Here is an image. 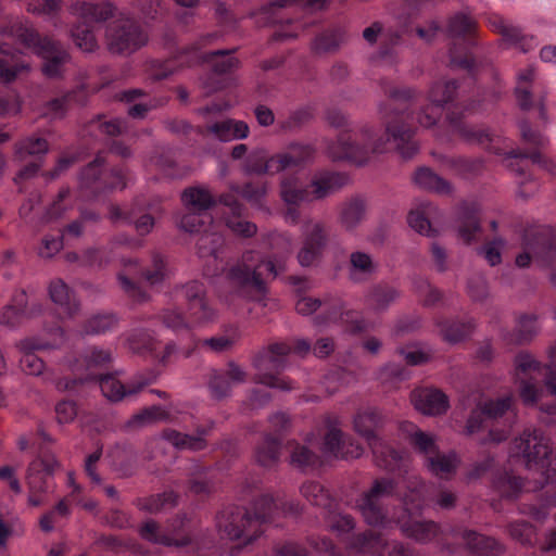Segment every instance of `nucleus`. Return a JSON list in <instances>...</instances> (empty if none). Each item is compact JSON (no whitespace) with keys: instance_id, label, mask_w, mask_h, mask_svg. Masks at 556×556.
Returning a JSON list of instances; mask_svg holds the SVG:
<instances>
[{"instance_id":"obj_1","label":"nucleus","mask_w":556,"mask_h":556,"mask_svg":"<svg viewBox=\"0 0 556 556\" xmlns=\"http://www.w3.org/2000/svg\"><path fill=\"white\" fill-rule=\"evenodd\" d=\"M379 113L386 124V137L363 125L351 132L340 134L338 140L327 147L328 155L333 161L349 160L361 165L374 154L382 153L390 142L404 160L412 159L418 152L414 129L403 122L391 119L392 112L384 104L379 105Z\"/></svg>"},{"instance_id":"obj_2","label":"nucleus","mask_w":556,"mask_h":556,"mask_svg":"<svg viewBox=\"0 0 556 556\" xmlns=\"http://www.w3.org/2000/svg\"><path fill=\"white\" fill-rule=\"evenodd\" d=\"M254 250H247L225 271V286L229 299L260 302L267 295L266 280L258 271L260 263Z\"/></svg>"},{"instance_id":"obj_3","label":"nucleus","mask_w":556,"mask_h":556,"mask_svg":"<svg viewBox=\"0 0 556 556\" xmlns=\"http://www.w3.org/2000/svg\"><path fill=\"white\" fill-rule=\"evenodd\" d=\"M511 454L521 456L528 469L541 473L540 488L549 483L556 475V459L553 457L548 439L539 429H525L520 437L514 440Z\"/></svg>"},{"instance_id":"obj_4","label":"nucleus","mask_w":556,"mask_h":556,"mask_svg":"<svg viewBox=\"0 0 556 556\" xmlns=\"http://www.w3.org/2000/svg\"><path fill=\"white\" fill-rule=\"evenodd\" d=\"M45 60L42 72L49 78H58L63 73L64 64L70 60V54L63 46L49 37H40L36 30L27 24L16 22L10 28L2 30Z\"/></svg>"},{"instance_id":"obj_5","label":"nucleus","mask_w":556,"mask_h":556,"mask_svg":"<svg viewBox=\"0 0 556 556\" xmlns=\"http://www.w3.org/2000/svg\"><path fill=\"white\" fill-rule=\"evenodd\" d=\"M116 8L110 2L91 3L76 1L71 5V13L78 18L77 25L72 29L75 45L84 52H93L99 45L92 23H103L115 16Z\"/></svg>"},{"instance_id":"obj_6","label":"nucleus","mask_w":556,"mask_h":556,"mask_svg":"<svg viewBox=\"0 0 556 556\" xmlns=\"http://www.w3.org/2000/svg\"><path fill=\"white\" fill-rule=\"evenodd\" d=\"M523 252L516 257L518 267H527L533 260L551 269L549 280L556 288V236L552 228L540 226L527 229L523 235Z\"/></svg>"},{"instance_id":"obj_7","label":"nucleus","mask_w":556,"mask_h":556,"mask_svg":"<svg viewBox=\"0 0 556 556\" xmlns=\"http://www.w3.org/2000/svg\"><path fill=\"white\" fill-rule=\"evenodd\" d=\"M268 514L263 510L257 518H252V514L244 507L228 506L219 510L215 518V526L220 538L230 541H242V545H248L260 538L263 529H260V519Z\"/></svg>"},{"instance_id":"obj_8","label":"nucleus","mask_w":556,"mask_h":556,"mask_svg":"<svg viewBox=\"0 0 556 556\" xmlns=\"http://www.w3.org/2000/svg\"><path fill=\"white\" fill-rule=\"evenodd\" d=\"M290 352L291 346L289 344L277 342L255 355L253 366L257 372L254 376V382L281 391L292 390L291 380L273 372H279L287 367V356Z\"/></svg>"},{"instance_id":"obj_9","label":"nucleus","mask_w":556,"mask_h":556,"mask_svg":"<svg viewBox=\"0 0 556 556\" xmlns=\"http://www.w3.org/2000/svg\"><path fill=\"white\" fill-rule=\"evenodd\" d=\"M379 422L380 415L378 412L372 407H367L356 413L353 419V427L359 435L367 440L377 465L381 468L393 470L397 465L400 455L376 435L375 429Z\"/></svg>"},{"instance_id":"obj_10","label":"nucleus","mask_w":556,"mask_h":556,"mask_svg":"<svg viewBox=\"0 0 556 556\" xmlns=\"http://www.w3.org/2000/svg\"><path fill=\"white\" fill-rule=\"evenodd\" d=\"M396 486L388 478L376 479L356 501L365 522L371 527L383 526L388 519L387 501L395 494Z\"/></svg>"},{"instance_id":"obj_11","label":"nucleus","mask_w":556,"mask_h":556,"mask_svg":"<svg viewBox=\"0 0 556 556\" xmlns=\"http://www.w3.org/2000/svg\"><path fill=\"white\" fill-rule=\"evenodd\" d=\"M105 35L108 49L114 54H131L148 42L142 26L123 14L108 26Z\"/></svg>"},{"instance_id":"obj_12","label":"nucleus","mask_w":556,"mask_h":556,"mask_svg":"<svg viewBox=\"0 0 556 556\" xmlns=\"http://www.w3.org/2000/svg\"><path fill=\"white\" fill-rule=\"evenodd\" d=\"M329 241L328 228L319 220L307 222L302 228V242L296 260L301 267L315 266Z\"/></svg>"},{"instance_id":"obj_13","label":"nucleus","mask_w":556,"mask_h":556,"mask_svg":"<svg viewBox=\"0 0 556 556\" xmlns=\"http://www.w3.org/2000/svg\"><path fill=\"white\" fill-rule=\"evenodd\" d=\"M295 309L301 315H311L317 309H321L320 314L314 318L315 324L318 326H328L343 319L344 316L346 320H350L354 315L353 312H344L343 302L333 296H326L324 299L301 298L296 302Z\"/></svg>"},{"instance_id":"obj_14","label":"nucleus","mask_w":556,"mask_h":556,"mask_svg":"<svg viewBox=\"0 0 556 556\" xmlns=\"http://www.w3.org/2000/svg\"><path fill=\"white\" fill-rule=\"evenodd\" d=\"M104 165V159L101 154H98L96 159L90 162L79 174L78 181L81 190L88 191L91 195L106 189H124L126 187L125 172L123 168H113L110 176L112 181L103 182L101 177V168Z\"/></svg>"},{"instance_id":"obj_15","label":"nucleus","mask_w":556,"mask_h":556,"mask_svg":"<svg viewBox=\"0 0 556 556\" xmlns=\"http://www.w3.org/2000/svg\"><path fill=\"white\" fill-rule=\"evenodd\" d=\"M519 129L522 141L534 150L532 152H526L516 149L509 151L507 155L515 159H530L533 164L539 165L551 174H555L556 165L551 159L546 157L542 153V150H544L549 143L548 138L540 131L533 130L527 121H521L519 123Z\"/></svg>"},{"instance_id":"obj_16","label":"nucleus","mask_w":556,"mask_h":556,"mask_svg":"<svg viewBox=\"0 0 556 556\" xmlns=\"http://www.w3.org/2000/svg\"><path fill=\"white\" fill-rule=\"evenodd\" d=\"M456 89L455 80L432 84L428 92V99L432 105H427L417 113V123L426 128L435 125L441 115V108L453 100Z\"/></svg>"},{"instance_id":"obj_17","label":"nucleus","mask_w":556,"mask_h":556,"mask_svg":"<svg viewBox=\"0 0 556 556\" xmlns=\"http://www.w3.org/2000/svg\"><path fill=\"white\" fill-rule=\"evenodd\" d=\"M264 239L267 241L268 248L276 252L266 257H261L260 263L265 266L273 278H276L287 269V260L293 249L292 237L286 232H270Z\"/></svg>"},{"instance_id":"obj_18","label":"nucleus","mask_w":556,"mask_h":556,"mask_svg":"<svg viewBox=\"0 0 556 556\" xmlns=\"http://www.w3.org/2000/svg\"><path fill=\"white\" fill-rule=\"evenodd\" d=\"M321 451L325 456L340 459L358 458L363 454V447L336 426H329L324 437Z\"/></svg>"},{"instance_id":"obj_19","label":"nucleus","mask_w":556,"mask_h":556,"mask_svg":"<svg viewBox=\"0 0 556 556\" xmlns=\"http://www.w3.org/2000/svg\"><path fill=\"white\" fill-rule=\"evenodd\" d=\"M151 381L150 378L137 376L130 382L124 384L112 374L99 377L101 392L111 402H121L126 397L136 395Z\"/></svg>"},{"instance_id":"obj_20","label":"nucleus","mask_w":556,"mask_h":556,"mask_svg":"<svg viewBox=\"0 0 556 556\" xmlns=\"http://www.w3.org/2000/svg\"><path fill=\"white\" fill-rule=\"evenodd\" d=\"M538 90V84L535 81V72L532 66H528L521 70L517 75V85L515 88L516 99L518 105L523 111H529L534 106L533 96ZM543 97H539L535 103L540 110V116L545 119V108Z\"/></svg>"},{"instance_id":"obj_21","label":"nucleus","mask_w":556,"mask_h":556,"mask_svg":"<svg viewBox=\"0 0 556 556\" xmlns=\"http://www.w3.org/2000/svg\"><path fill=\"white\" fill-rule=\"evenodd\" d=\"M262 510L265 514L267 513L268 516L260 519V529H263V523L271 521L276 517L298 515L300 513V505L295 502H286L280 496L274 498L269 494H264L254 502L252 518H257Z\"/></svg>"},{"instance_id":"obj_22","label":"nucleus","mask_w":556,"mask_h":556,"mask_svg":"<svg viewBox=\"0 0 556 556\" xmlns=\"http://www.w3.org/2000/svg\"><path fill=\"white\" fill-rule=\"evenodd\" d=\"M58 467L59 463L54 456L34 459L27 469L26 482L28 491L33 493H46L49 489L48 479Z\"/></svg>"},{"instance_id":"obj_23","label":"nucleus","mask_w":556,"mask_h":556,"mask_svg":"<svg viewBox=\"0 0 556 556\" xmlns=\"http://www.w3.org/2000/svg\"><path fill=\"white\" fill-rule=\"evenodd\" d=\"M247 378V371L235 362H230L223 372H217L211 378L210 389L212 395L216 399L229 396L232 388L244 383Z\"/></svg>"},{"instance_id":"obj_24","label":"nucleus","mask_w":556,"mask_h":556,"mask_svg":"<svg viewBox=\"0 0 556 556\" xmlns=\"http://www.w3.org/2000/svg\"><path fill=\"white\" fill-rule=\"evenodd\" d=\"M315 149L311 144L291 143L286 150L275 154L271 168L278 174L296 167H302L313 161Z\"/></svg>"},{"instance_id":"obj_25","label":"nucleus","mask_w":556,"mask_h":556,"mask_svg":"<svg viewBox=\"0 0 556 556\" xmlns=\"http://www.w3.org/2000/svg\"><path fill=\"white\" fill-rule=\"evenodd\" d=\"M366 217L367 205L362 198H351L339 206L338 224L349 233L355 232L365 222Z\"/></svg>"},{"instance_id":"obj_26","label":"nucleus","mask_w":556,"mask_h":556,"mask_svg":"<svg viewBox=\"0 0 556 556\" xmlns=\"http://www.w3.org/2000/svg\"><path fill=\"white\" fill-rule=\"evenodd\" d=\"M51 348L50 344L40 343L35 338H27L17 342L16 349L21 354L20 367L22 371L30 376L41 375L45 369V363L34 352Z\"/></svg>"},{"instance_id":"obj_27","label":"nucleus","mask_w":556,"mask_h":556,"mask_svg":"<svg viewBox=\"0 0 556 556\" xmlns=\"http://www.w3.org/2000/svg\"><path fill=\"white\" fill-rule=\"evenodd\" d=\"M49 296L67 318H74L80 311L75 292L62 280L53 279L49 285Z\"/></svg>"},{"instance_id":"obj_28","label":"nucleus","mask_w":556,"mask_h":556,"mask_svg":"<svg viewBox=\"0 0 556 556\" xmlns=\"http://www.w3.org/2000/svg\"><path fill=\"white\" fill-rule=\"evenodd\" d=\"M279 194L287 206H299L304 202H311L309 185L295 174L281 177Z\"/></svg>"},{"instance_id":"obj_29","label":"nucleus","mask_w":556,"mask_h":556,"mask_svg":"<svg viewBox=\"0 0 556 556\" xmlns=\"http://www.w3.org/2000/svg\"><path fill=\"white\" fill-rule=\"evenodd\" d=\"M412 402L415 408L425 415H440L445 413L448 407L447 396L437 389L414 391Z\"/></svg>"},{"instance_id":"obj_30","label":"nucleus","mask_w":556,"mask_h":556,"mask_svg":"<svg viewBox=\"0 0 556 556\" xmlns=\"http://www.w3.org/2000/svg\"><path fill=\"white\" fill-rule=\"evenodd\" d=\"M491 25L494 30L502 35L503 39L507 43L522 52H528L536 46V42L532 36L525 35L519 27L513 25L502 17H494L491 21Z\"/></svg>"},{"instance_id":"obj_31","label":"nucleus","mask_w":556,"mask_h":556,"mask_svg":"<svg viewBox=\"0 0 556 556\" xmlns=\"http://www.w3.org/2000/svg\"><path fill=\"white\" fill-rule=\"evenodd\" d=\"M188 490L194 495L207 496L215 492L216 481L208 467L192 463L187 472Z\"/></svg>"},{"instance_id":"obj_32","label":"nucleus","mask_w":556,"mask_h":556,"mask_svg":"<svg viewBox=\"0 0 556 556\" xmlns=\"http://www.w3.org/2000/svg\"><path fill=\"white\" fill-rule=\"evenodd\" d=\"M220 202L229 207L231 216L226 218V225L233 233L243 238H251L257 232V227L254 223L241 218L243 206L233 195H223L220 197Z\"/></svg>"},{"instance_id":"obj_33","label":"nucleus","mask_w":556,"mask_h":556,"mask_svg":"<svg viewBox=\"0 0 556 556\" xmlns=\"http://www.w3.org/2000/svg\"><path fill=\"white\" fill-rule=\"evenodd\" d=\"M13 304L4 306L0 311V324L9 327H15L22 323L24 318H28L36 313L41 312V305H33L31 312L26 309V293L21 291L13 299Z\"/></svg>"},{"instance_id":"obj_34","label":"nucleus","mask_w":556,"mask_h":556,"mask_svg":"<svg viewBox=\"0 0 556 556\" xmlns=\"http://www.w3.org/2000/svg\"><path fill=\"white\" fill-rule=\"evenodd\" d=\"M377 263L372 256L363 251H354L349 258V278L353 282L368 280L377 271Z\"/></svg>"},{"instance_id":"obj_35","label":"nucleus","mask_w":556,"mask_h":556,"mask_svg":"<svg viewBox=\"0 0 556 556\" xmlns=\"http://www.w3.org/2000/svg\"><path fill=\"white\" fill-rule=\"evenodd\" d=\"M343 177L337 173L324 172L313 177L309 185L311 201L323 200L343 186Z\"/></svg>"},{"instance_id":"obj_36","label":"nucleus","mask_w":556,"mask_h":556,"mask_svg":"<svg viewBox=\"0 0 556 556\" xmlns=\"http://www.w3.org/2000/svg\"><path fill=\"white\" fill-rule=\"evenodd\" d=\"M206 130L212 134L214 138L224 142L244 139L249 135L248 124L235 119H223L210 124Z\"/></svg>"},{"instance_id":"obj_37","label":"nucleus","mask_w":556,"mask_h":556,"mask_svg":"<svg viewBox=\"0 0 556 556\" xmlns=\"http://www.w3.org/2000/svg\"><path fill=\"white\" fill-rule=\"evenodd\" d=\"M437 214L438 208L433 204L429 202L421 203L417 208L409 212L408 225L420 235L434 237L437 230L431 226L430 219L435 217Z\"/></svg>"},{"instance_id":"obj_38","label":"nucleus","mask_w":556,"mask_h":556,"mask_svg":"<svg viewBox=\"0 0 556 556\" xmlns=\"http://www.w3.org/2000/svg\"><path fill=\"white\" fill-rule=\"evenodd\" d=\"M349 545L353 551L361 554L384 556L386 541L372 530L353 535Z\"/></svg>"},{"instance_id":"obj_39","label":"nucleus","mask_w":556,"mask_h":556,"mask_svg":"<svg viewBox=\"0 0 556 556\" xmlns=\"http://www.w3.org/2000/svg\"><path fill=\"white\" fill-rule=\"evenodd\" d=\"M465 541L466 546L476 554L496 555L504 551L503 546L493 538L484 536L472 530L455 532Z\"/></svg>"},{"instance_id":"obj_40","label":"nucleus","mask_w":556,"mask_h":556,"mask_svg":"<svg viewBox=\"0 0 556 556\" xmlns=\"http://www.w3.org/2000/svg\"><path fill=\"white\" fill-rule=\"evenodd\" d=\"M140 535L142 539L164 546H176L184 547L191 544L192 540L190 536H184L181 539H174L169 534H166L160 530L156 521L150 519L146 521L140 528Z\"/></svg>"},{"instance_id":"obj_41","label":"nucleus","mask_w":556,"mask_h":556,"mask_svg":"<svg viewBox=\"0 0 556 556\" xmlns=\"http://www.w3.org/2000/svg\"><path fill=\"white\" fill-rule=\"evenodd\" d=\"M414 182L419 188L438 194L447 195L453 191L452 185L429 167L418 168L414 175Z\"/></svg>"},{"instance_id":"obj_42","label":"nucleus","mask_w":556,"mask_h":556,"mask_svg":"<svg viewBox=\"0 0 556 556\" xmlns=\"http://www.w3.org/2000/svg\"><path fill=\"white\" fill-rule=\"evenodd\" d=\"M400 528L406 536L420 543L433 540L440 531L439 525L434 521H400Z\"/></svg>"},{"instance_id":"obj_43","label":"nucleus","mask_w":556,"mask_h":556,"mask_svg":"<svg viewBox=\"0 0 556 556\" xmlns=\"http://www.w3.org/2000/svg\"><path fill=\"white\" fill-rule=\"evenodd\" d=\"M400 298V292L388 285H377L366 294L368 307L375 312H384Z\"/></svg>"},{"instance_id":"obj_44","label":"nucleus","mask_w":556,"mask_h":556,"mask_svg":"<svg viewBox=\"0 0 556 556\" xmlns=\"http://www.w3.org/2000/svg\"><path fill=\"white\" fill-rule=\"evenodd\" d=\"M170 276L166 258L157 252L151 255V263L141 271L142 279L150 287L162 286Z\"/></svg>"},{"instance_id":"obj_45","label":"nucleus","mask_w":556,"mask_h":556,"mask_svg":"<svg viewBox=\"0 0 556 556\" xmlns=\"http://www.w3.org/2000/svg\"><path fill=\"white\" fill-rule=\"evenodd\" d=\"M457 233L464 243L470 244L477 240V235L481 231L480 219L477 212L472 208L464 207L457 218Z\"/></svg>"},{"instance_id":"obj_46","label":"nucleus","mask_w":556,"mask_h":556,"mask_svg":"<svg viewBox=\"0 0 556 556\" xmlns=\"http://www.w3.org/2000/svg\"><path fill=\"white\" fill-rule=\"evenodd\" d=\"M437 326L443 340L452 344L465 340L475 327L471 320L462 321L450 319L439 320Z\"/></svg>"},{"instance_id":"obj_47","label":"nucleus","mask_w":556,"mask_h":556,"mask_svg":"<svg viewBox=\"0 0 556 556\" xmlns=\"http://www.w3.org/2000/svg\"><path fill=\"white\" fill-rule=\"evenodd\" d=\"M181 201L190 211L204 212L215 205V199L204 187H190L181 194Z\"/></svg>"},{"instance_id":"obj_48","label":"nucleus","mask_w":556,"mask_h":556,"mask_svg":"<svg viewBox=\"0 0 556 556\" xmlns=\"http://www.w3.org/2000/svg\"><path fill=\"white\" fill-rule=\"evenodd\" d=\"M162 325L174 333L190 332L193 327L186 314L176 306L162 309L159 314Z\"/></svg>"},{"instance_id":"obj_49","label":"nucleus","mask_w":556,"mask_h":556,"mask_svg":"<svg viewBox=\"0 0 556 556\" xmlns=\"http://www.w3.org/2000/svg\"><path fill=\"white\" fill-rule=\"evenodd\" d=\"M162 439L172 444L177 450L202 451L206 447V441L201 438H194L191 434L181 433L174 429H165L161 434Z\"/></svg>"},{"instance_id":"obj_50","label":"nucleus","mask_w":556,"mask_h":556,"mask_svg":"<svg viewBox=\"0 0 556 556\" xmlns=\"http://www.w3.org/2000/svg\"><path fill=\"white\" fill-rule=\"evenodd\" d=\"M344 31L341 28L323 31L312 42V50L317 54L334 52L344 41Z\"/></svg>"},{"instance_id":"obj_51","label":"nucleus","mask_w":556,"mask_h":556,"mask_svg":"<svg viewBox=\"0 0 556 556\" xmlns=\"http://www.w3.org/2000/svg\"><path fill=\"white\" fill-rule=\"evenodd\" d=\"M280 442L267 434L263 442L256 447L255 459L263 467H273L279 460Z\"/></svg>"},{"instance_id":"obj_52","label":"nucleus","mask_w":556,"mask_h":556,"mask_svg":"<svg viewBox=\"0 0 556 556\" xmlns=\"http://www.w3.org/2000/svg\"><path fill=\"white\" fill-rule=\"evenodd\" d=\"M275 161V154L267 156L262 150L252 152L245 160L244 170L248 174L255 175H276L278 170L271 168V164Z\"/></svg>"},{"instance_id":"obj_53","label":"nucleus","mask_w":556,"mask_h":556,"mask_svg":"<svg viewBox=\"0 0 556 556\" xmlns=\"http://www.w3.org/2000/svg\"><path fill=\"white\" fill-rule=\"evenodd\" d=\"M178 495L173 491L155 494L138 502V507L151 514H157L166 508L176 506Z\"/></svg>"},{"instance_id":"obj_54","label":"nucleus","mask_w":556,"mask_h":556,"mask_svg":"<svg viewBox=\"0 0 556 556\" xmlns=\"http://www.w3.org/2000/svg\"><path fill=\"white\" fill-rule=\"evenodd\" d=\"M117 323L118 318L113 313L94 314L86 320L83 331L86 334H103L113 330Z\"/></svg>"},{"instance_id":"obj_55","label":"nucleus","mask_w":556,"mask_h":556,"mask_svg":"<svg viewBox=\"0 0 556 556\" xmlns=\"http://www.w3.org/2000/svg\"><path fill=\"white\" fill-rule=\"evenodd\" d=\"M457 465L458 458L453 452L448 454H440L437 452L434 455L429 456L427 460L428 469L439 477H444L454 472Z\"/></svg>"},{"instance_id":"obj_56","label":"nucleus","mask_w":556,"mask_h":556,"mask_svg":"<svg viewBox=\"0 0 556 556\" xmlns=\"http://www.w3.org/2000/svg\"><path fill=\"white\" fill-rule=\"evenodd\" d=\"M189 319L192 327L212 323L217 317L216 309L211 305L207 296L201 301L188 305Z\"/></svg>"},{"instance_id":"obj_57","label":"nucleus","mask_w":556,"mask_h":556,"mask_svg":"<svg viewBox=\"0 0 556 556\" xmlns=\"http://www.w3.org/2000/svg\"><path fill=\"white\" fill-rule=\"evenodd\" d=\"M170 414L161 406H151L134 415L126 422L127 428H140L153 421L169 420Z\"/></svg>"},{"instance_id":"obj_58","label":"nucleus","mask_w":556,"mask_h":556,"mask_svg":"<svg viewBox=\"0 0 556 556\" xmlns=\"http://www.w3.org/2000/svg\"><path fill=\"white\" fill-rule=\"evenodd\" d=\"M447 121L452 127V130L468 142L482 143L489 140V135L486 132L467 126L462 122L459 116H456L454 112H450L447 114Z\"/></svg>"},{"instance_id":"obj_59","label":"nucleus","mask_w":556,"mask_h":556,"mask_svg":"<svg viewBox=\"0 0 556 556\" xmlns=\"http://www.w3.org/2000/svg\"><path fill=\"white\" fill-rule=\"evenodd\" d=\"M235 51L236 49L216 50L208 54L214 73L228 74L240 66V61L231 55Z\"/></svg>"},{"instance_id":"obj_60","label":"nucleus","mask_w":556,"mask_h":556,"mask_svg":"<svg viewBox=\"0 0 556 556\" xmlns=\"http://www.w3.org/2000/svg\"><path fill=\"white\" fill-rule=\"evenodd\" d=\"M114 242L103 249H88L81 254V265L102 268L112 261Z\"/></svg>"},{"instance_id":"obj_61","label":"nucleus","mask_w":556,"mask_h":556,"mask_svg":"<svg viewBox=\"0 0 556 556\" xmlns=\"http://www.w3.org/2000/svg\"><path fill=\"white\" fill-rule=\"evenodd\" d=\"M301 494L314 506L328 507L330 505L328 491L318 482L312 481L303 483Z\"/></svg>"},{"instance_id":"obj_62","label":"nucleus","mask_w":556,"mask_h":556,"mask_svg":"<svg viewBox=\"0 0 556 556\" xmlns=\"http://www.w3.org/2000/svg\"><path fill=\"white\" fill-rule=\"evenodd\" d=\"M224 244V239L216 232H204L197 241V250L200 257H217L219 249Z\"/></svg>"},{"instance_id":"obj_63","label":"nucleus","mask_w":556,"mask_h":556,"mask_svg":"<svg viewBox=\"0 0 556 556\" xmlns=\"http://www.w3.org/2000/svg\"><path fill=\"white\" fill-rule=\"evenodd\" d=\"M117 281L124 293L136 304L149 302L150 294L137 282L128 278L124 273L117 274Z\"/></svg>"},{"instance_id":"obj_64","label":"nucleus","mask_w":556,"mask_h":556,"mask_svg":"<svg viewBox=\"0 0 556 556\" xmlns=\"http://www.w3.org/2000/svg\"><path fill=\"white\" fill-rule=\"evenodd\" d=\"M156 340L144 329H136L128 337V346L134 353L154 351Z\"/></svg>"}]
</instances>
